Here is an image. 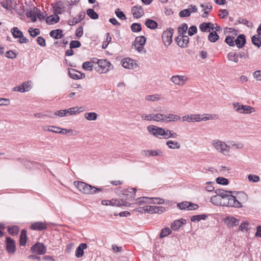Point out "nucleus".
<instances>
[{"label":"nucleus","mask_w":261,"mask_h":261,"mask_svg":"<svg viewBox=\"0 0 261 261\" xmlns=\"http://www.w3.org/2000/svg\"><path fill=\"white\" fill-rule=\"evenodd\" d=\"M84 117L88 121H94L97 119V114L95 112H88L85 113Z\"/></svg>","instance_id":"obj_35"},{"label":"nucleus","mask_w":261,"mask_h":261,"mask_svg":"<svg viewBox=\"0 0 261 261\" xmlns=\"http://www.w3.org/2000/svg\"><path fill=\"white\" fill-rule=\"evenodd\" d=\"M31 89L30 82H24L21 85L14 87L13 91L21 93L29 91Z\"/></svg>","instance_id":"obj_19"},{"label":"nucleus","mask_w":261,"mask_h":261,"mask_svg":"<svg viewBox=\"0 0 261 261\" xmlns=\"http://www.w3.org/2000/svg\"><path fill=\"white\" fill-rule=\"evenodd\" d=\"M70 76L73 79H82L85 77V74L76 70L71 69L69 71Z\"/></svg>","instance_id":"obj_26"},{"label":"nucleus","mask_w":261,"mask_h":261,"mask_svg":"<svg viewBox=\"0 0 261 261\" xmlns=\"http://www.w3.org/2000/svg\"><path fill=\"white\" fill-rule=\"evenodd\" d=\"M175 40L179 47L185 48L189 43V38L187 35H179L177 37Z\"/></svg>","instance_id":"obj_16"},{"label":"nucleus","mask_w":261,"mask_h":261,"mask_svg":"<svg viewBox=\"0 0 261 261\" xmlns=\"http://www.w3.org/2000/svg\"><path fill=\"white\" fill-rule=\"evenodd\" d=\"M251 41L254 45L257 47L261 46V37L258 35L253 36L251 38Z\"/></svg>","instance_id":"obj_36"},{"label":"nucleus","mask_w":261,"mask_h":261,"mask_svg":"<svg viewBox=\"0 0 261 261\" xmlns=\"http://www.w3.org/2000/svg\"><path fill=\"white\" fill-rule=\"evenodd\" d=\"M224 33L226 36L235 38V37L238 35V32L234 29L226 28L224 31Z\"/></svg>","instance_id":"obj_28"},{"label":"nucleus","mask_w":261,"mask_h":261,"mask_svg":"<svg viewBox=\"0 0 261 261\" xmlns=\"http://www.w3.org/2000/svg\"><path fill=\"white\" fill-rule=\"evenodd\" d=\"M186 223V220L185 219H181L180 220H177L171 223V227L173 230H176L178 229L182 225H184Z\"/></svg>","instance_id":"obj_24"},{"label":"nucleus","mask_w":261,"mask_h":261,"mask_svg":"<svg viewBox=\"0 0 261 261\" xmlns=\"http://www.w3.org/2000/svg\"><path fill=\"white\" fill-rule=\"evenodd\" d=\"M153 114H142L141 117L142 120H146V121H153Z\"/></svg>","instance_id":"obj_57"},{"label":"nucleus","mask_w":261,"mask_h":261,"mask_svg":"<svg viewBox=\"0 0 261 261\" xmlns=\"http://www.w3.org/2000/svg\"><path fill=\"white\" fill-rule=\"evenodd\" d=\"M207 218V216L205 214L194 215L191 218V221L192 222H199L201 220H205Z\"/></svg>","instance_id":"obj_40"},{"label":"nucleus","mask_w":261,"mask_h":261,"mask_svg":"<svg viewBox=\"0 0 261 261\" xmlns=\"http://www.w3.org/2000/svg\"><path fill=\"white\" fill-rule=\"evenodd\" d=\"M87 14L91 19H96L98 18V14L92 9H88L87 11Z\"/></svg>","instance_id":"obj_49"},{"label":"nucleus","mask_w":261,"mask_h":261,"mask_svg":"<svg viewBox=\"0 0 261 261\" xmlns=\"http://www.w3.org/2000/svg\"><path fill=\"white\" fill-rule=\"evenodd\" d=\"M27 242V231L23 229L21 231L19 244L21 246H25Z\"/></svg>","instance_id":"obj_38"},{"label":"nucleus","mask_w":261,"mask_h":261,"mask_svg":"<svg viewBox=\"0 0 261 261\" xmlns=\"http://www.w3.org/2000/svg\"><path fill=\"white\" fill-rule=\"evenodd\" d=\"M181 119V117L177 115L170 113L165 115V123H169L171 122H177Z\"/></svg>","instance_id":"obj_22"},{"label":"nucleus","mask_w":261,"mask_h":261,"mask_svg":"<svg viewBox=\"0 0 261 261\" xmlns=\"http://www.w3.org/2000/svg\"><path fill=\"white\" fill-rule=\"evenodd\" d=\"M101 204L106 206H129L130 204L122 200L112 199L111 200H103L101 201Z\"/></svg>","instance_id":"obj_11"},{"label":"nucleus","mask_w":261,"mask_h":261,"mask_svg":"<svg viewBox=\"0 0 261 261\" xmlns=\"http://www.w3.org/2000/svg\"><path fill=\"white\" fill-rule=\"evenodd\" d=\"M9 233L11 235H16L19 231V228L16 226H13L8 228Z\"/></svg>","instance_id":"obj_51"},{"label":"nucleus","mask_w":261,"mask_h":261,"mask_svg":"<svg viewBox=\"0 0 261 261\" xmlns=\"http://www.w3.org/2000/svg\"><path fill=\"white\" fill-rule=\"evenodd\" d=\"M81 109V108L79 109L78 107H72V108H69L68 109H65V112L66 116L72 115L75 114L79 111V110Z\"/></svg>","instance_id":"obj_46"},{"label":"nucleus","mask_w":261,"mask_h":261,"mask_svg":"<svg viewBox=\"0 0 261 261\" xmlns=\"http://www.w3.org/2000/svg\"><path fill=\"white\" fill-rule=\"evenodd\" d=\"M225 42L230 46H234L235 45V38L230 36H226Z\"/></svg>","instance_id":"obj_54"},{"label":"nucleus","mask_w":261,"mask_h":261,"mask_svg":"<svg viewBox=\"0 0 261 261\" xmlns=\"http://www.w3.org/2000/svg\"><path fill=\"white\" fill-rule=\"evenodd\" d=\"M188 29V25L186 23H182L180 24L178 28V31L179 35H185Z\"/></svg>","instance_id":"obj_45"},{"label":"nucleus","mask_w":261,"mask_h":261,"mask_svg":"<svg viewBox=\"0 0 261 261\" xmlns=\"http://www.w3.org/2000/svg\"><path fill=\"white\" fill-rule=\"evenodd\" d=\"M10 32L14 38H19L20 37H22L23 35L22 32L17 27L13 28Z\"/></svg>","instance_id":"obj_34"},{"label":"nucleus","mask_w":261,"mask_h":261,"mask_svg":"<svg viewBox=\"0 0 261 261\" xmlns=\"http://www.w3.org/2000/svg\"><path fill=\"white\" fill-rule=\"evenodd\" d=\"M191 204V202L188 201H184L181 203H179L177 204V206L180 210H185L186 208H188L189 210V205Z\"/></svg>","instance_id":"obj_52"},{"label":"nucleus","mask_w":261,"mask_h":261,"mask_svg":"<svg viewBox=\"0 0 261 261\" xmlns=\"http://www.w3.org/2000/svg\"><path fill=\"white\" fill-rule=\"evenodd\" d=\"M208 38L211 42H215L218 39L219 36L216 31H213L210 33Z\"/></svg>","instance_id":"obj_47"},{"label":"nucleus","mask_w":261,"mask_h":261,"mask_svg":"<svg viewBox=\"0 0 261 261\" xmlns=\"http://www.w3.org/2000/svg\"><path fill=\"white\" fill-rule=\"evenodd\" d=\"M37 42L39 45H40L41 46L44 47V46H45V45H46L45 39L41 36L37 37Z\"/></svg>","instance_id":"obj_63"},{"label":"nucleus","mask_w":261,"mask_h":261,"mask_svg":"<svg viewBox=\"0 0 261 261\" xmlns=\"http://www.w3.org/2000/svg\"><path fill=\"white\" fill-rule=\"evenodd\" d=\"M31 228L33 230H41L46 228V225L45 223L38 222L32 224Z\"/></svg>","instance_id":"obj_29"},{"label":"nucleus","mask_w":261,"mask_h":261,"mask_svg":"<svg viewBox=\"0 0 261 261\" xmlns=\"http://www.w3.org/2000/svg\"><path fill=\"white\" fill-rule=\"evenodd\" d=\"M59 17L58 15H50L46 19V22L48 24H53L59 21Z\"/></svg>","instance_id":"obj_32"},{"label":"nucleus","mask_w":261,"mask_h":261,"mask_svg":"<svg viewBox=\"0 0 261 261\" xmlns=\"http://www.w3.org/2000/svg\"><path fill=\"white\" fill-rule=\"evenodd\" d=\"M56 116H58L59 117H62L64 116H66L65 110H59L55 112L51 115H50L49 117L51 118H55Z\"/></svg>","instance_id":"obj_50"},{"label":"nucleus","mask_w":261,"mask_h":261,"mask_svg":"<svg viewBox=\"0 0 261 261\" xmlns=\"http://www.w3.org/2000/svg\"><path fill=\"white\" fill-rule=\"evenodd\" d=\"M232 106L234 111L240 114H251L256 111L255 108L249 105H244L239 102H233Z\"/></svg>","instance_id":"obj_6"},{"label":"nucleus","mask_w":261,"mask_h":261,"mask_svg":"<svg viewBox=\"0 0 261 261\" xmlns=\"http://www.w3.org/2000/svg\"><path fill=\"white\" fill-rule=\"evenodd\" d=\"M217 184L223 185H227L228 184V180L224 177H219L216 179Z\"/></svg>","instance_id":"obj_56"},{"label":"nucleus","mask_w":261,"mask_h":261,"mask_svg":"<svg viewBox=\"0 0 261 261\" xmlns=\"http://www.w3.org/2000/svg\"><path fill=\"white\" fill-rule=\"evenodd\" d=\"M215 192L216 195L211 198V202L213 204L217 206L230 207L229 194L232 193L231 191L217 189Z\"/></svg>","instance_id":"obj_2"},{"label":"nucleus","mask_w":261,"mask_h":261,"mask_svg":"<svg viewBox=\"0 0 261 261\" xmlns=\"http://www.w3.org/2000/svg\"><path fill=\"white\" fill-rule=\"evenodd\" d=\"M7 251L9 254H13L16 251L15 243L13 240L10 237L6 238V247Z\"/></svg>","instance_id":"obj_17"},{"label":"nucleus","mask_w":261,"mask_h":261,"mask_svg":"<svg viewBox=\"0 0 261 261\" xmlns=\"http://www.w3.org/2000/svg\"><path fill=\"white\" fill-rule=\"evenodd\" d=\"M178 136V134L174 132L173 131L167 129L166 130V134L165 136V139H169V138H176Z\"/></svg>","instance_id":"obj_43"},{"label":"nucleus","mask_w":261,"mask_h":261,"mask_svg":"<svg viewBox=\"0 0 261 261\" xmlns=\"http://www.w3.org/2000/svg\"><path fill=\"white\" fill-rule=\"evenodd\" d=\"M253 76L257 81H261V70L255 71L253 73Z\"/></svg>","instance_id":"obj_64"},{"label":"nucleus","mask_w":261,"mask_h":261,"mask_svg":"<svg viewBox=\"0 0 261 261\" xmlns=\"http://www.w3.org/2000/svg\"><path fill=\"white\" fill-rule=\"evenodd\" d=\"M131 30L133 32H138L141 30V26L140 23H134L131 25Z\"/></svg>","instance_id":"obj_55"},{"label":"nucleus","mask_w":261,"mask_h":261,"mask_svg":"<svg viewBox=\"0 0 261 261\" xmlns=\"http://www.w3.org/2000/svg\"><path fill=\"white\" fill-rule=\"evenodd\" d=\"M227 59L229 61L237 63L239 59L237 55V52H230L227 54Z\"/></svg>","instance_id":"obj_37"},{"label":"nucleus","mask_w":261,"mask_h":261,"mask_svg":"<svg viewBox=\"0 0 261 261\" xmlns=\"http://www.w3.org/2000/svg\"><path fill=\"white\" fill-rule=\"evenodd\" d=\"M191 14V11L190 9H184L181 11H180L179 13V15L181 17H188Z\"/></svg>","instance_id":"obj_60"},{"label":"nucleus","mask_w":261,"mask_h":261,"mask_svg":"<svg viewBox=\"0 0 261 261\" xmlns=\"http://www.w3.org/2000/svg\"><path fill=\"white\" fill-rule=\"evenodd\" d=\"M188 122H195L205 121L207 120H216L219 118L217 114H189L187 115Z\"/></svg>","instance_id":"obj_5"},{"label":"nucleus","mask_w":261,"mask_h":261,"mask_svg":"<svg viewBox=\"0 0 261 261\" xmlns=\"http://www.w3.org/2000/svg\"><path fill=\"white\" fill-rule=\"evenodd\" d=\"M166 208L164 206L148 205L139 208L137 211L142 212L144 211L150 214H162L165 212Z\"/></svg>","instance_id":"obj_8"},{"label":"nucleus","mask_w":261,"mask_h":261,"mask_svg":"<svg viewBox=\"0 0 261 261\" xmlns=\"http://www.w3.org/2000/svg\"><path fill=\"white\" fill-rule=\"evenodd\" d=\"M153 202H149L150 203H152L153 204H162L164 203L165 200L164 199L159 198V197H153Z\"/></svg>","instance_id":"obj_61"},{"label":"nucleus","mask_w":261,"mask_h":261,"mask_svg":"<svg viewBox=\"0 0 261 261\" xmlns=\"http://www.w3.org/2000/svg\"><path fill=\"white\" fill-rule=\"evenodd\" d=\"M146 41V38L144 36H138L136 38L133 46L139 53H145L146 50L144 46Z\"/></svg>","instance_id":"obj_9"},{"label":"nucleus","mask_w":261,"mask_h":261,"mask_svg":"<svg viewBox=\"0 0 261 261\" xmlns=\"http://www.w3.org/2000/svg\"><path fill=\"white\" fill-rule=\"evenodd\" d=\"M153 121L165 123V114L161 113L153 114Z\"/></svg>","instance_id":"obj_33"},{"label":"nucleus","mask_w":261,"mask_h":261,"mask_svg":"<svg viewBox=\"0 0 261 261\" xmlns=\"http://www.w3.org/2000/svg\"><path fill=\"white\" fill-rule=\"evenodd\" d=\"M87 248V245L86 243H81L77 247L75 251V256L78 257H81L84 255V250Z\"/></svg>","instance_id":"obj_23"},{"label":"nucleus","mask_w":261,"mask_h":261,"mask_svg":"<svg viewBox=\"0 0 261 261\" xmlns=\"http://www.w3.org/2000/svg\"><path fill=\"white\" fill-rule=\"evenodd\" d=\"M81 43L79 41H72L70 43V48H74L81 46Z\"/></svg>","instance_id":"obj_62"},{"label":"nucleus","mask_w":261,"mask_h":261,"mask_svg":"<svg viewBox=\"0 0 261 261\" xmlns=\"http://www.w3.org/2000/svg\"><path fill=\"white\" fill-rule=\"evenodd\" d=\"M28 31H29L30 35L33 37H35L37 36L40 33L39 29H36V28L33 29L32 28H29Z\"/></svg>","instance_id":"obj_53"},{"label":"nucleus","mask_w":261,"mask_h":261,"mask_svg":"<svg viewBox=\"0 0 261 261\" xmlns=\"http://www.w3.org/2000/svg\"><path fill=\"white\" fill-rule=\"evenodd\" d=\"M224 222L229 227H233L239 224V220L232 216H228L224 219Z\"/></svg>","instance_id":"obj_21"},{"label":"nucleus","mask_w":261,"mask_h":261,"mask_svg":"<svg viewBox=\"0 0 261 261\" xmlns=\"http://www.w3.org/2000/svg\"><path fill=\"white\" fill-rule=\"evenodd\" d=\"M115 14L116 16L121 19L125 20L126 19L124 13L121 11L119 9H117L115 10Z\"/></svg>","instance_id":"obj_58"},{"label":"nucleus","mask_w":261,"mask_h":261,"mask_svg":"<svg viewBox=\"0 0 261 261\" xmlns=\"http://www.w3.org/2000/svg\"><path fill=\"white\" fill-rule=\"evenodd\" d=\"M248 179L250 181L256 182L259 180V177L254 174H249L248 176Z\"/></svg>","instance_id":"obj_59"},{"label":"nucleus","mask_w":261,"mask_h":261,"mask_svg":"<svg viewBox=\"0 0 261 261\" xmlns=\"http://www.w3.org/2000/svg\"><path fill=\"white\" fill-rule=\"evenodd\" d=\"M246 43L245 35H240L236 39H235V44L239 48H242Z\"/></svg>","instance_id":"obj_27"},{"label":"nucleus","mask_w":261,"mask_h":261,"mask_svg":"<svg viewBox=\"0 0 261 261\" xmlns=\"http://www.w3.org/2000/svg\"><path fill=\"white\" fill-rule=\"evenodd\" d=\"M161 99V95L160 94H154L152 95H147L145 97V99L148 101H159Z\"/></svg>","instance_id":"obj_42"},{"label":"nucleus","mask_w":261,"mask_h":261,"mask_svg":"<svg viewBox=\"0 0 261 261\" xmlns=\"http://www.w3.org/2000/svg\"><path fill=\"white\" fill-rule=\"evenodd\" d=\"M74 185L83 194L93 195L102 191V189L96 188L83 181H74Z\"/></svg>","instance_id":"obj_4"},{"label":"nucleus","mask_w":261,"mask_h":261,"mask_svg":"<svg viewBox=\"0 0 261 261\" xmlns=\"http://www.w3.org/2000/svg\"><path fill=\"white\" fill-rule=\"evenodd\" d=\"M173 29L169 28L165 31L162 34V40L166 46H169L172 42V35Z\"/></svg>","instance_id":"obj_13"},{"label":"nucleus","mask_w":261,"mask_h":261,"mask_svg":"<svg viewBox=\"0 0 261 261\" xmlns=\"http://www.w3.org/2000/svg\"><path fill=\"white\" fill-rule=\"evenodd\" d=\"M188 80L189 79L187 76L182 75H174L170 79V81L174 85L178 86L184 85Z\"/></svg>","instance_id":"obj_12"},{"label":"nucleus","mask_w":261,"mask_h":261,"mask_svg":"<svg viewBox=\"0 0 261 261\" xmlns=\"http://www.w3.org/2000/svg\"><path fill=\"white\" fill-rule=\"evenodd\" d=\"M82 67L85 70L90 71H92L93 69L94 68V65L92 64V63L89 61L83 63Z\"/></svg>","instance_id":"obj_44"},{"label":"nucleus","mask_w":261,"mask_h":261,"mask_svg":"<svg viewBox=\"0 0 261 261\" xmlns=\"http://www.w3.org/2000/svg\"><path fill=\"white\" fill-rule=\"evenodd\" d=\"M228 142L230 143V145H228L227 142L219 139H215L212 141L211 144L216 151L225 156L230 155L231 148L234 149H242L244 148L243 144L240 142L231 141Z\"/></svg>","instance_id":"obj_1"},{"label":"nucleus","mask_w":261,"mask_h":261,"mask_svg":"<svg viewBox=\"0 0 261 261\" xmlns=\"http://www.w3.org/2000/svg\"><path fill=\"white\" fill-rule=\"evenodd\" d=\"M141 154L142 155L149 157V156L162 155L163 154V152L160 150H145L142 151Z\"/></svg>","instance_id":"obj_20"},{"label":"nucleus","mask_w":261,"mask_h":261,"mask_svg":"<svg viewBox=\"0 0 261 261\" xmlns=\"http://www.w3.org/2000/svg\"><path fill=\"white\" fill-rule=\"evenodd\" d=\"M97 66H94L95 70L100 74L106 73L113 68L111 63L106 60H97Z\"/></svg>","instance_id":"obj_7"},{"label":"nucleus","mask_w":261,"mask_h":261,"mask_svg":"<svg viewBox=\"0 0 261 261\" xmlns=\"http://www.w3.org/2000/svg\"><path fill=\"white\" fill-rule=\"evenodd\" d=\"M49 35L51 37H53L56 39H60L63 37V35L62 34V31L60 29H57L52 30Z\"/></svg>","instance_id":"obj_30"},{"label":"nucleus","mask_w":261,"mask_h":261,"mask_svg":"<svg viewBox=\"0 0 261 261\" xmlns=\"http://www.w3.org/2000/svg\"><path fill=\"white\" fill-rule=\"evenodd\" d=\"M145 25L146 27L150 29H154L156 28L158 23L155 21L148 19L145 22Z\"/></svg>","instance_id":"obj_41"},{"label":"nucleus","mask_w":261,"mask_h":261,"mask_svg":"<svg viewBox=\"0 0 261 261\" xmlns=\"http://www.w3.org/2000/svg\"><path fill=\"white\" fill-rule=\"evenodd\" d=\"M132 13L134 17L139 18L141 17L144 14L143 8L140 6H136L132 8Z\"/></svg>","instance_id":"obj_18"},{"label":"nucleus","mask_w":261,"mask_h":261,"mask_svg":"<svg viewBox=\"0 0 261 261\" xmlns=\"http://www.w3.org/2000/svg\"><path fill=\"white\" fill-rule=\"evenodd\" d=\"M32 252L38 255H42L46 253L45 246L41 243H37L33 245L31 248Z\"/></svg>","instance_id":"obj_14"},{"label":"nucleus","mask_w":261,"mask_h":261,"mask_svg":"<svg viewBox=\"0 0 261 261\" xmlns=\"http://www.w3.org/2000/svg\"><path fill=\"white\" fill-rule=\"evenodd\" d=\"M122 66L126 69H133L137 67L136 61L130 58H125L121 61Z\"/></svg>","instance_id":"obj_15"},{"label":"nucleus","mask_w":261,"mask_h":261,"mask_svg":"<svg viewBox=\"0 0 261 261\" xmlns=\"http://www.w3.org/2000/svg\"><path fill=\"white\" fill-rule=\"evenodd\" d=\"M171 233V230L168 228L166 227L161 230V231L160 234V238H163Z\"/></svg>","instance_id":"obj_48"},{"label":"nucleus","mask_w":261,"mask_h":261,"mask_svg":"<svg viewBox=\"0 0 261 261\" xmlns=\"http://www.w3.org/2000/svg\"><path fill=\"white\" fill-rule=\"evenodd\" d=\"M44 131L51 132L55 133H58L60 127L56 126H44L42 127Z\"/></svg>","instance_id":"obj_39"},{"label":"nucleus","mask_w":261,"mask_h":261,"mask_svg":"<svg viewBox=\"0 0 261 261\" xmlns=\"http://www.w3.org/2000/svg\"><path fill=\"white\" fill-rule=\"evenodd\" d=\"M38 11V9L34 7L33 10L26 13V16L28 18H30L32 22H35L37 20V12Z\"/></svg>","instance_id":"obj_25"},{"label":"nucleus","mask_w":261,"mask_h":261,"mask_svg":"<svg viewBox=\"0 0 261 261\" xmlns=\"http://www.w3.org/2000/svg\"><path fill=\"white\" fill-rule=\"evenodd\" d=\"M166 145L170 149H178L180 148V144L177 141H173L172 140H169L167 141Z\"/></svg>","instance_id":"obj_31"},{"label":"nucleus","mask_w":261,"mask_h":261,"mask_svg":"<svg viewBox=\"0 0 261 261\" xmlns=\"http://www.w3.org/2000/svg\"><path fill=\"white\" fill-rule=\"evenodd\" d=\"M229 194V206L231 207L241 208L243 204L247 201L248 196L243 191H231Z\"/></svg>","instance_id":"obj_3"},{"label":"nucleus","mask_w":261,"mask_h":261,"mask_svg":"<svg viewBox=\"0 0 261 261\" xmlns=\"http://www.w3.org/2000/svg\"><path fill=\"white\" fill-rule=\"evenodd\" d=\"M147 130L151 135H153V136L156 137L163 136L165 138L166 129L155 125H150L147 127Z\"/></svg>","instance_id":"obj_10"}]
</instances>
